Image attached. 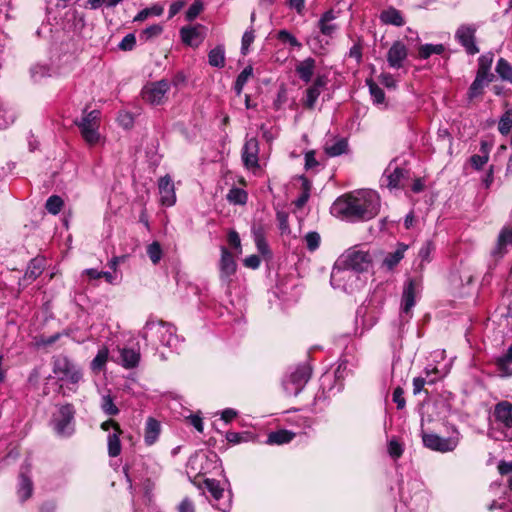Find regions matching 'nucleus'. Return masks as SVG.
I'll use <instances>...</instances> for the list:
<instances>
[{
	"instance_id": "obj_10",
	"label": "nucleus",
	"mask_w": 512,
	"mask_h": 512,
	"mask_svg": "<svg viewBox=\"0 0 512 512\" xmlns=\"http://www.w3.org/2000/svg\"><path fill=\"white\" fill-rule=\"evenodd\" d=\"M99 118L100 112L98 110H92L84 113L81 120L75 121V124L80 129L82 137L89 145L96 144L100 139V134L98 132Z\"/></svg>"
},
{
	"instance_id": "obj_54",
	"label": "nucleus",
	"mask_w": 512,
	"mask_h": 512,
	"mask_svg": "<svg viewBox=\"0 0 512 512\" xmlns=\"http://www.w3.org/2000/svg\"><path fill=\"white\" fill-rule=\"evenodd\" d=\"M147 254L152 261L153 264H157L162 257V248L160 244L156 241L152 242L147 247Z\"/></svg>"
},
{
	"instance_id": "obj_33",
	"label": "nucleus",
	"mask_w": 512,
	"mask_h": 512,
	"mask_svg": "<svg viewBox=\"0 0 512 512\" xmlns=\"http://www.w3.org/2000/svg\"><path fill=\"white\" fill-rule=\"evenodd\" d=\"M121 434L122 430L120 427H115V431L108 435V454L110 457H117L121 453V443L119 438Z\"/></svg>"
},
{
	"instance_id": "obj_61",
	"label": "nucleus",
	"mask_w": 512,
	"mask_h": 512,
	"mask_svg": "<svg viewBox=\"0 0 512 512\" xmlns=\"http://www.w3.org/2000/svg\"><path fill=\"white\" fill-rule=\"evenodd\" d=\"M488 153L485 152L483 155H473L471 158H470V162H471V165L473 166V168H475L476 170H479L481 169L487 162H488Z\"/></svg>"
},
{
	"instance_id": "obj_41",
	"label": "nucleus",
	"mask_w": 512,
	"mask_h": 512,
	"mask_svg": "<svg viewBox=\"0 0 512 512\" xmlns=\"http://www.w3.org/2000/svg\"><path fill=\"white\" fill-rule=\"evenodd\" d=\"M492 62L493 55L491 53L481 55L478 59L477 74L493 79V74L490 73Z\"/></svg>"
},
{
	"instance_id": "obj_63",
	"label": "nucleus",
	"mask_w": 512,
	"mask_h": 512,
	"mask_svg": "<svg viewBox=\"0 0 512 512\" xmlns=\"http://www.w3.org/2000/svg\"><path fill=\"white\" fill-rule=\"evenodd\" d=\"M379 81L382 85L390 89H394L397 86L396 79L390 73H381L379 76Z\"/></svg>"
},
{
	"instance_id": "obj_56",
	"label": "nucleus",
	"mask_w": 512,
	"mask_h": 512,
	"mask_svg": "<svg viewBox=\"0 0 512 512\" xmlns=\"http://www.w3.org/2000/svg\"><path fill=\"white\" fill-rule=\"evenodd\" d=\"M254 39L255 35L253 29L244 32L241 43V52L243 55H246L248 53L249 47L253 43Z\"/></svg>"
},
{
	"instance_id": "obj_37",
	"label": "nucleus",
	"mask_w": 512,
	"mask_h": 512,
	"mask_svg": "<svg viewBox=\"0 0 512 512\" xmlns=\"http://www.w3.org/2000/svg\"><path fill=\"white\" fill-rule=\"evenodd\" d=\"M425 373H426V377L425 378H423V377L414 378V380H413V392H414V394L420 393L426 383H429V384L435 383L437 377H432L431 374L432 373L437 374L438 373V369L436 367H434L432 370H429L427 368L425 370Z\"/></svg>"
},
{
	"instance_id": "obj_14",
	"label": "nucleus",
	"mask_w": 512,
	"mask_h": 512,
	"mask_svg": "<svg viewBox=\"0 0 512 512\" xmlns=\"http://www.w3.org/2000/svg\"><path fill=\"white\" fill-rule=\"evenodd\" d=\"M204 484L214 500L212 505L221 512H229L232 505L231 496L230 494L226 497L224 496V489L221 487L219 481L215 479H206Z\"/></svg>"
},
{
	"instance_id": "obj_30",
	"label": "nucleus",
	"mask_w": 512,
	"mask_h": 512,
	"mask_svg": "<svg viewBox=\"0 0 512 512\" xmlns=\"http://www.w3.org/2000/svg\"><path fill=\"white\" fill-rule=\"evenodd\" d=\"M407 248V245L399 244L394 252L388 253L385 256L382 262V266L389 271L393 270L404 258V254Z\"/></svg>"
},
{
	"instance_id": "obj_34",
	"label": "nucleus",
	"mask_w": 512,
	"mask_h": 512,
	"mask_svg": "<svg viewBox=\"0 0 512 512\" xmlns=\"http://www.w3.org/2000/svg\"><path fill=\"white\" fill-rule=\"evenodd\" d=\"M294 438V433L287 430H278L269 433L266 443L269 445H283Z\"/></svg>"
},
{
	"instance_id": "obj_45",
	"label": "nucleus",
	"mask_w": 512,
	"mask_h": 512,
	"mask_svg": "<svg viewBox=\"0 0 512 512\" xmlns=\"http://www.w3.org/2000/svg\"><path fill=\"white\" fill-rule=\"evenodd\" d=\"M366 82L369 87V92L372 97L373 103L377 105L383 104L385 100L384 91L372 80H367Z\"/></svg>"
},
{
	"instance_id": "obj_25",
	"label": "nucleus",
	"mask_w": 512,
	"mask_h": 512,
	"mask_svg": "<svg viewBox=\"0 0 512 512\" xmlns=\"http://www.w3.org/2000/svg\"><path fill=\"white\" fill-rule=\"evenodd\" d=\"M324 151L330 157H337L348 151V141L346 138H334L327 140L324 144Z\"/></svg>"
},
{
	"instance_id": "obj_53",
	"label": "nucleus",
	"mask_w": 512,
	"mask_h": 512,
	"mask_svg": "<svg viewBox=\"0 0 512 512\" xmlns=\"http://www.w3.org/2000/svg\"><path fill=\"white\" fill-rule=\"evenodd\" d=\"M162 31L163 27L161 25H151L140 33V39L144 41H149L150 39L159 36L162 33Z\"/></svg>"
},
{
	"instance_id": "obj_18",
	"label": "nucleus",
	"mask_w": 512,
	"mask_h": 512,
	"mask_svg": "<svg viewBox=\"0 0 512 512\" xmlns=\"http://www.w3.org/2000/svg\"><path fill=\"white\" fill-rule=\"evenodd\" d=\"M494 416L496 421L506 429L505 437L508 439H512V404L503 401L496 405Z\"/></svg>"
},
{
	"instance_id": "obj_26",
	"label": "nucleus",
	"mask_w": 512,
	"mask_h": 512,
	"mask_svg": "<svg viewBox=\"0 0 512 512\" xmlns=\"http://www.w3.org/2000/svg\"><path fill=\"white\" fill-rule=\"evenodd\" d=\"M336 17V13L333 10L326 11L321 16L318 21V27L323 35L332 36L338 30V26L333 23Z\"/></svg>"
},
{
	"instance_id": "obj_13",
	"label": "nucleus",
	"mask_w": 512,
	"mask_h": 512,
	"mask_svg": "<svg viewBox=\"0 0 512 512\" xmlns=\"http://www.w3.org/2000/svg\"><path fill=\"white\" fill-rule=\"evenodd\" d=\"M408 177V172L404 168L398 167L394 162H390L384 170L381 179V187L389 190L403 187V181Z\"/></svg>"
},
{
	"instance_id": "obj_5",
	"label": "nucleus",
	"mask_w": 512,
	"mask_h": 512,
	"mask_svg": "<svg viewBox=\"0 0 512 512\" xmlns=\"http://www.w3.org/2000/svg\"><path fill=\"white\" fill-rule=\"evenodd\" d=\"M55 377L66 384L77 385L82 379L80 367L66 355H57L52 361Z\"/></svg>"
},
{
	"instance_id": "obj_21",
	"label": "nucleus",
	"mask_w": 512,
	"mask_h": 512,
	"mask_svg": "<svg viewBox=\"0 0 512 512\" xmlns=\"http://www.w3.org/2000/svg\"><path fill=\"white\" fill-rule=\"evenodd\" d=\"M160 202L163 206L170 207L176 202L174 183L169 175L161 177L158 181Z\"/></svg>"
},
{
	"instance_id": "obj_11",
	"label": "nucleus",
	"mask_w": 512,
	"mask_h": 512,
	"mask_svg": "<svg viewBox=\"0 0 512 512\" xmlns=\"http://www.w3.org/2000/svg\"><path fill=\"white\" fill-rule=\"evenodd\" d=\"M170 90L168 80L162 79L155 82H149L141 90L142 99L151 105H161L166 100V95Z\"/></svg>"
},
{
	"instance_id": "obj_47",
	"label": "nucleus",
	"mask_w": 512,
	"mask_h": 512,
	"mask_svg": "<svg viewBox=\"0 0 512 512\" xmlns=\"http://www.w3.org/2000/svg\"><path fill=\"white\" fill-rule=\"evenodd\" d=\"M277 39L283 44H289L291 47L301 49L302 44L289 31L283 29L278 31Z\"/></svg>"
},
{
	"instance_id": "obj_42",
	"label": "nucleus",
	"mask_w": 512,
	"mask_h": 512,
	"mask_svg": "<svg viewBox=\"0 0 512 512\" xmlns=\"http://www.w3.org/2000/svg\"><path fill=\"white\" fill-rule=\"evenodd\" d=\"M227 200L232 204L244 205L248 200V195L245 190L233 187L227 194Z\"/></svg>"
},
{
	"instance_id": "obj_44",
	"label": "nucleus",
	"mask_w": 512,
	"mask_h": 512,
	"mask_svg": "<svg viewBox=\"0 0 512 512\" xmlns=\"http://www.w3.org/2000/svg\"><path fill=\"white\" fill-rule=\"evenodd\" d=\"M496 72L501 79L512 83V66L504 58H500L496 65Z\"/></svg>"
},
{
	"instance_id": "obj_22",
	"label": "nucleus",
	"mask_w": 512,
	"mask_h": 512,
	"mask_svg": "<svg viewBox=\"0 0 512 512\" xmlns=\"http://www.w3.org/2000/svg\"><path fill=\"white\" fill-rule=\"evenodd\" d=\"M258 153H259V142L256 138L252 137L245 141L242 150V160L244 165L251 168H258Z\"/></svg>"
},
{
	"instance_id": "obj_9",
	"label": "nucleus",
	"mask_w": 512,
	"mask_h": 512,
	"mask_svg": "<svg viewBox=\"0 0 512 512\" xmlns=\"http://www.w3.org/2000/svg\"><path fill=\"white\" fill-rule=\"evenodd\" d=\"M421 437L424 447L440 453L454 451L460 441V434L457 431L449 437H441L436 433L423 431Z\"/></svg>"
},
{
	"instance_id": "obj_28",
	"label": "nucleus",
	"mask_w": 512,
	"mask_h": 512,
	"mask_svg": "<svg viewBox=\"0 0 512 512\" xmlns=\"http://www.w3.org/2000/svg\"><path fill=\"white\" fill-rule=\"evenodd\" d=\"M508 244H512V227L501 230L497 244L492 251V255L500 258L503 257L506 253V246Z\"/></svg>"
},
{
	"instance_id": "obj_7",
	"label": "nucleus",
	"mask_w": 512,
	"mask_h": 512,
	"mask_svg": "<svg viewBox=\"0 0 512 512\" xmlns=\"http://www.w3.org/2000/svg\"><path fill=\"white\" fill-rule=\"evenodd\" d=\"M339 265H345L360 275H365L372 267V255L363 249L357 247L348 249L338 259Z\"/></svg>"
},
{
	"instance_id": "obj_17",
	"label": "nucleus",
	"mask_w": 512,
	"mask_h": 512,
	"mask_svg": "<svg viewBox=\"0 0 512 512\" xmlns=\"http://www.w3.org/2000/svg\"><path fill=\"white\" fill-rule=\"evenodd\" d=\"M237 268L236 261L233 255L226 247H221V258L219 261L220 280L222 283L228 285L232 276L235 274Z\"/></svg>"
},
{
	"instance_id": "obj_60",
	"label": "nucleus",
	"mask_w": 512,
	"mask_h": 512,
	"mask_svg": "<svg viewBox=\"0 0 512 512\" xmlns=\"http://www.w3.org/2000/svg\"><path fill=\"white\" fill-rule=\"evenodd\" d=\"M136 44V38L133 34H127L119 43L118 47L123 51H130Z\"/></svg>"
},
{
	"instance_id": "obj_35",
	"label": "nucleus",
	"mask_w": 512,
	"mask_h": 512,
	"mask_svg": "<svg viewBox=\"0 0 512 512\" xmlns=\"http://www.w3.org/2000/svg\"><path fill=\"white\" fill-rule=\"evenodd\" d=\"M491 81V78L476 74V77L469 88V98L472 99L481 95L484 87Z\"/></svg>"
},
{
	"instance_id": "obj_57",
	"label": "nucleus",
	"mask_w": 512,
	"mask_h": 512,
	"mask_svg": "<svg viewBox=\"0 0 512 512\" xmlns=\"http://www.w3.org/2000/svg\"><path fill=\"white\" fill-rule=\"evenodd\" d=\"M203 10V4L201 1H194L186 12V19L188 21L194 20Z\"/></svg>"
},
{
	"instance_id": "obj_23",
	"label": "nucleus",
	"mask_w": 512,
	"mask_h": 512,
	"mask_svg": "<svg viewBox=\"0 0 512 512\" xmlns=\"http://www.w3.org/2000/svg\"><path fill=\"white\" fill-rule=\"evenodd\" d=\"M44 268L45 259L38 257L32 259L28 264L24 276L18 282L20 289H24L26 286L36 280L42 274Z\"/></svg>"
},
{
	"instance_id": "obj_27",
	"label": "nucleus",
	"mask_w": 512,
	"mask_h": 512,
	"mask_svg": "<svg viewBox=\"0 0 512 512\" xmlns=\"http://www.w3.org/2000/svg\"><path fill=\"white\" fill-rule=\"evenodd\" d=\"M121 364L126 369L135 368L140 361V351L137 348H122L120 350Z\"/></svg>"
},
{
	"instance_id": "obj_2",
	"label": "nucleus",
	"mask_w": 512,
	"mask_h": 512,
	"mask_svg": "<svg viewBox=\"0 0 512 512\" xmlns=\"http://www.w3.org/2000/svg\"><path fill=\"white\" fill-rule=\"evenodd\" d=\"M367 283V276L354 272L345 265H339L336 260L330 275V284L333 289L353 294L362 290Z\"/></svg>"
},
{
	"instance_id": "obj_59",
	"label": "nucleus",
	"mask_w": 512,
	"mask_h": 512,
	"mask_svg": "<svg viewBox=\"0 0 512 512\" xmlns=\"http://www.w3.org/2000/svg\"><path fill=\"white\" fill-rule=\"evenodd\" d=\"M249 434L247 432L239 433V432H227L226 440L232 444H239L241 442L248 441Z\"/></svg>"
},
{
	"instance_id": "obj_38",
	"label": "nucleus",
	"mask_w": 512,
	"mask_h": 512,
	"mask_svg": "<svg viewBox=\"0 0 512 512\" xmlns=\"http://www.w3.org/2000/svg\"><path fill=\"white\" fill-rule=\"evenodd\" d=\"M30 74L34 82H40L46 77H51L53 71L47 64H35L30 68Z\"/></svg>"
},
{
	"instance_id": "obj_16",
	"label": "nucleus",
	"mask_w": 512,
	"mask_h": 512,
	"mask_svg": "<svg viewBox=\"0 0 512 512\" xmlns=\"http://www.w3.org/2000/svg\"><path fill=\"white\" fill-rule=\"evenodd\" d=\"M328 78L326 75H318L312 84L306 89L305 95L302 99L303 105L307 109H313L316 102L323 90L327 85Z\"/></svg>"
},
{
	"instance_id": "obj_36",
	"label": "nucleus",
	"mask_w": 512,
	"mask_h": 512,
	"mask_svg": "<svg viewBox=\"0 0 512 512\" xmlns=\"http://www.w3.org/2000/svg\"><path fill=\"white\" fill-rule=\"evenodd\" d=\"M100 408L102 412L107 416H116L120 412L119 408L114 403V398L110 395V393L103 394L101 396Z\"/></svg>"
},
{
	"instance_id": "obj_8",
	"label": "nucleus",
	"mask_w": 512,
	"mask_h": 512,
	"mask_svg": "<svg viewBox=\"0 0 512 512\" xmlns=\"http://www.w3.org/2000/svg\"><path fill=\"white\" fill-rule=\"evenodd\" d=\"M421 291L422 283L420 279L409 278L404 283L400 308L401 322H409L412 318V309L415 306Z\"/></svg>"
},
{
	"instance_id": "obj_1",
	"label": "nucleus",
	"mask_w": 512,
	"mask_h": 512,
	"mask_svg": "<svg viewBox=\"0 0 512 512\" xmlns=\"http://www.w3.org/2000/svg\"><path fill=\"white\" fill-rule=\"evenodd\" d=\"M380 210V197L373 190H360L341 196L332 204V213L349 221H367Z\"/></svg>"
},
{
	"instance_id": "obj_20",
	"label": "nucleus",
	"mask_w": 512,
	"mask_h": 512,
	"mask_svg": "<svg viewBox=\"0 0 512 512\" xmlns=\"http://www.w3.org/2000/svg\"><path fill=\"white\" fill-rule=\"evenodd\" d=\"M408 57V49L402 41H395L387 52L388 65L393 69H400Z\"/></svg>"
},
{
	"instance_id": "obj_49",
	"label": "nucleus",
	"mask_w": 512,
	"mask_h": 512,
	"mask_svg": "<svg viewBox=\"0 0 512 512\" xmlns=\"http://www.w3.org/2000/svg\"><path fill=\"white\" fill-rule=\"evenodd\" d=\"M63 204L64 202L61 199V197L57 195H52L47 199L45 208L49 213L57 215L61 211Z\"/></svg>"
},
{
	"instance_id": "obj_6",
	"label": "nucleus",
	"mask_w": 512,
	"mask_h": 512,
	"mask_svg": "<svg viewBox=\"0 0 512 512\" xmlns=\"http://www.w3.org/2000/svg\"><path fill=\"white\" fill-rule=\"evenodd\" d=\"M311 377V368L301 364L288 370L282 379L283 389L288 396H297Z\"/></svg>"
},
{
	"instance_id": "obj_48",
	"label": "nucleus",
	"mask_w": 512,
	"mask_h": 512,
	"mask_svg": "<svg viewBox=\"0 0 512 512\" xmlns=\"http://www.w3.org/2000/svg\"><path fill=\"white\" fill-rule=\"evenodd\" d=\"M109 351L106 347L99 349L97 355L92 360L91 367L95 371H100L108 360Z\"/></svg>"
},
{
	"instance_id": "obj_39",
	"label": "nucleus",
	"mask_w": 512,
	"mask_h": 512,
	"mask_svg": "<svg viewBox=\"0 0 512 512\" xmlns=\"http://www.w3.org/2000/svg\"><path fill=\"white\" fill-rule=\"evenodd\" d=\"M445 46L443 44H424L419 47L418 57L422 60L428 59L431 55H440L444 53Z\"/></svg>"
},
{
	"instance_id": "obj_31",
	"label": "nucleus",
	"mask_w": 512,
	"mask_h": 512,
	"mask_svg": "<svg viewBox=\"0 0 512 512\" xmlns=\"http://www.w3.org/2000/svg\"><path fill=\"white\" fill-rule=\"evenodd\" d=\"M160 434V423L150 417L146 421L144 440L147 445H152L156 442Z\"/></svg>"
},
{
	"instance_id": "obj_29",
	"label": "nucleus",
	"mask_w": 512,
	"mask_h": 512,
	"mask_svg": "<svg viewBox=\"0 0 512 512\" xmlns=\"http://www.w3.org/2000/svg\"><path fill=\"white\" fill-rule=\"evenodd\" d=\"M495 364L501 377L512 376V345L506 353L496 359Z\"/></svg>"
},
{
	"instance_id": "obj_51",
	"label": "nucleus",
	"mask_w": 512,
	"mask_h": 512,
	"mask_svg": "<svg viewBox=\"0 0 512 512\" xmlns=\"http://www.w3.org/2000/svg\"><path fill=\"white\" fill-rule=\"evenodd\" d=\"M252 76V68L246 67L243 71L237 76L234 89L235 92L240 95L244 85L247 83L248 79Z\"/></svg>"
},
{
	"instance_id": "obj_40",
	"label": "nucleus",
	"mask_w": 512,
	"mask_h": 512,
	"mask_svg": "<svg viewBox=\"0 0 512 512\" xmlns=\"http://www.w3.org/2000/svg\"><path fill=\"white\" fill-rule=\"evenodd\" d=\"M209 64L213 67L222 68L225 65V50L222 46H217L210 50L208 54Z\"/></svg>"
},
{
	"instance_id": "obj_50",
	"label": "nucleus",
	"mask_w": 512,
	"mask_h": 512,
	"mask_svg": "<svg viewBox=\"0 0 512 512\" xmlns=\"http://www.w3.org/2000/svg\"><path fill=\"white\" fill-rule=\"evenodd\" d=\"M512 128V110H506L501 116L498 123V130L501 134L506 135Z\"/></svg>"
},
{
	"instance_id": "obj_52",
	"label": "nucleus",
	"mask_w": 512,
	"mask_h": 512,
	"mask_svg": "<svg viewBox=\"0 0 512 512\" xmlns=\"http://www.w3.org/2000/svg\"><path fill=\"white\" fill-rule=\"evenodd\" d=\"M305 244L309 251H315L319 248L321 237L315 231L308 232L305 237Z\"/></svg>"
},
{
	"instance_id": "obj_19",
	"label": "nucleus",
	"mask_w": 512,
	"mask_h": 512,
	"mask_svg": "<svg viewBox=\"0 0 512 512\" xmlns=\"http://www.w3.org/2000/svg\"><path fill=\"white\" fill-rule=\"evenodd\" d=\"M31 463L26 460L21 467L17 494L21 502L28 500L33 493V482L29 476Z\"/></svg>"
},
{
	"instance_id": "obj_24",
	"label": "nucleus",
	"mask_w": 512,
	"mask_h": 512,
	"mask_svg": "<svg viewBox=\"0 0 512 512\" xmlns=\"http://www.w3.org/2000/svg\"><path fill=\"white\" fill-rule=\"evenodd\" d=\"M316 68V61L312 57H308L295 65V72L304 82L309 83L312 80Z\"/></svg>"
},
{
	"instance_id": "obj_62",
	"label": "nucleus",
	"mask_w": 512,
	"mask_h": 512,
	"mask_svg": "<svg viewBox=\"0 0 512 512\" xmlns=\"http://www.w3.org/2000/svg\"><path fill=\"white\" fill-rule=\"evenodd\" d=\"M227 241L231 248L235 249L238 253H241V241L239 234L236 231L231 230L228 233Z\"/></svg>"
},
{
	"instance_id": "obj_55",
	"label": "nucleus",
	"mask_w": 512,
	"mask_h": 512,
	"mask_svg": "<svg viewBox=\"0 0 512 512\" xmlns=\"http://www.w3.org/2000/svg\"><path fill=\"white\" fill-rule=\"evenodd\" d=\"M435 246L432 241L427 240L423 243L421 246L418 257L421 259L422 262H430L431 260V254L434 251Z\"/></svg>"
},
{
	"instance_id": "obj_58",
	"label": "nucleus",
	"mask_w": 512,
	"mask_h": 512,
	"mask_svg": "<svg viewBox=\"0 0 512 512\" xmlns=\"http://www.w3.org/2000/svg\"><path fill=\"white\" fill-rule=\"evenodd\" d=\"M388 453L392 458L398 459L403 453V447L396 439H391L388 443Z\"/></svg>"
},
{
	"instance_id": "obj_15",
	"label": "nucleus",
	"mask_w": 512,
	"mask_h": 512,
	"mask_svg": "<svg viewBox=\"0 0 512 512\" xmlns=\"http://www.w3.org/2000/svg\"><path fill=\"white\" fill-rule=\"evenodd\" d=\"M498 470L501 475L508 476L507 484L510 492L512 493V462H500ZM499 509L501 512H512V495L509 500L506 501L504 498L494 500L489 505V510Z\"/></svg>"
},
{
	"instance_id": "obj_43",
	"label": "nucleus",
	"mask_w": 512,
	"mask_h": 512,
	"mask_svg": "<svg viewBox=\"0 0 512 512\" xmlns=\"http://www.w3.org/2000/svg\"><path fill=\"white\" fill-rule=\"evenodd\" d=\"M182 41L188 45H196L199 40V31L195 27H183L180 30Z\"/></svg>"
},
{
	"instance_id": "obj_4",
	"label": "nucleus",
	"mask_w": 512,
	"mask_h": 512,
	"mask_svg": "<svg viewBox=\"0 0 512 512\" xmlns=\"http://www.w3.org/2000/svg\"><path fill=\"white\" fill-rule=\"evenodd\" d=\"M75 408L72 404H64L53 413L50 425L57 436L68 438L75 432Z\"/></svg>"
},
{
	"instance_id": "obj_64",
	"label": "nucleus",
	"mask_w": 512,
	"mask_h": 512,
	"mask_svg": "<svg viewBox=\"0 0 512 512\" xmlns=\"http://www.w3.org/2000/svg\"><path fill=\"white\" fill-rule=\"evenodd\" d=\"M404 391L401 387H397L393 391V402L397 405L398 409H403L405 407V399H404Z\"/></svg>"
},
{
	"instance_id": "obj_46",
	"label": "nucleus",
	"mask_w": 512,
	"mask_h": 512,
	"mask_svg": "<svg viewBox=\"0 0 512 512\" xmlns=\"http://www.w3.org/2000/svg\"><path fill=\"white\" fill-rule=\"evenodd\" d=\"M163 7L161 5H153L152 7L141 10L134 18V21H144L149 16H160L163 14Z\"/></svg>"
},
{
	"instance_id": "obj_3",
	"label": "nucleus",
	"mask_w": 512,
	"mask_h": 512,
	"mask_svg": "<svg viewBox=\"0 0 512 512\" xmlns=\"http://www.w3.org/2000/svg\"><path fill=\"white\" fill-rule=\"evenodd\" d=\"M155 334L158 341L163 346L170 348H177L179 339L175 334V328L173 325L164 323L162 321H155L152 319L147 320L145 326L140 332V336L146 341H149L151 335Z\"/></svg>"
},
{
	"instance_id": "obj_32",
	"label": "nucleus",
	"mask_w": 512,
	"mask_h": 512,
	"mask_svg": "<svg viewBox=\"0 0 512 512\" xmlns=\"http://www.w3.org/2000/svg\"><path fill=\"white\" fill-rule=\"evenodd\" d=\"M380 20L385 24L395 26L404 25V19L402 17L401 12L393 7L383 10L380 14Z\"/></svg>"
},
{
	"instance_id": "obj_12",
	"label": "nucleus",
	"mask_w": 512,
	"mask_h": 512,
	"mask_svg": "<svg viewBox=\"0 0 512 512\" xmlns=\"http://www.w3.org/2000/svg\"><path fill=\"white\" fill-rule=\"evenodd\" d=\"M476 24H461L455 32V40L464 48L468 55L479 53V47L476 44Z\"/></svg>"
}]
</instances>
